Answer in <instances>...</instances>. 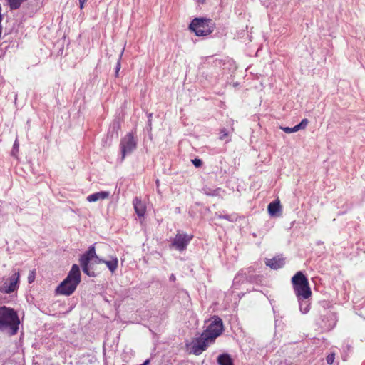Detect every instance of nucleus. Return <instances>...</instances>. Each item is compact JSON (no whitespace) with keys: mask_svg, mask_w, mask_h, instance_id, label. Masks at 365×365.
<instances>
[{"mask_svg":"<svg viewBox=\"0 0 365 365\" xmlns=\"http://www.w3.org/2000/svg\"><path fill=\"white\" fill-rule=\"evenodd\" d=\"M110 260H104L98 257L96 253L93 245L91 246L88 250L84 253L80 258V264L82 267L83 272L89 277H94L95 273L91 270V264H105L108 269L112 272H115L118 266V259L117 257H111Z\"/></svg>","mask_w":365,"mask_h":365,"instance_id":"1","label":"nucleus"},{"mask_svg":"<svg viewBox=\"0 0 365 365\" xmlns=\"http://www.w3.org/2000/svg\"><path fill=\"white\" fill-rule=\"evenodd\" d=\"M19 319L17 314L11 308L5 306L0 307V330L12 336L17 333Z\"/></svg>","mask_w":365,"mask_h":365,"instance_id":"2","label":"nucleus"},{"mask_svg":"<svg viewBox=\"0 0 365 365\" xmlns=\"http://www.w3.org/2000/svg\"><path fill=\"white\" fill-rule=\"evenodd\" d=\"M81 274L79 267L73 264L66 279L57 287L56 292L66 296L73 293L81 282Z\"/></svg>","mask_w":365,"mask_h":365,"instance_id":"3","label":"nucleus"},{"mask_svg":"<svg viewBox=\"0 0 365 365\" xmlns=\"http://www.w3.org/2000/svg\"><path fill=\"white\" fill-rule=\"evenodd\" d=\"M292 282L298 298L307 299L311 296L312 292L309 282L302 272H298L294 275Z\"/></svg>","mask_w":365,"mask_h":365,"instance_id":"4","label":"nucleus"},{"mask_svg":"<svg viewBox=\"0 0 365 365\" xmlns=\"http://www.w3.org/2000/svg\"><path fill=\"white\" fill-rule=\"evenodd\" d=\"M189 28L198 36L209 35L213 31L214 29L212 21L204 18L194 19Z\"/></svg>","mask_w":365,"mask_h":365,"instance_id":"5","label":"nucleus"},{"mask_svg":"<svg viewBox=\"0 0 365 365\" xmlns=\"http://www.w3.org/2000/svg\"><path fill=\"white\" fill-rule=\"evenodd\" d=\"M222 321L220 318L216 317L210 322L207 329L202 332V334H206L207 336L210 338V340H212L214 341L215 339L222 334Z\"/></svg>","mask_w":365,"mask_h":365,"instance_id":"6","label":"nucleus"},{"mask_svg":"<svg viewBox=\"0 0 365 365\" xmlns=\"http://www.w3.org/2000/svg\"><path fill=\"white\" fill-rule=\"evenodd\" d=\"M212 342L213 341L210 340V338L207 336L206 334L202 333L200 337L192 341L190 352L195 355H200L207 349L209 344Z\"/></svg>","mask_w":365,"mask_h":365,"instance_id":"7","label":"nucleus"},{"mask_svg":"<svg viewBox=\"0 0 365 365\" xmlns=\"http://www.w3.org/2000/svg\"><path fill=\"white\" fill-rule=\"evenodd\" d=\"M192 237V235L178 232L172 241V246L175 250L182 252L187 248Z\"/></svg>","mask_w":365,"mask_h":365,"instance_id":"8","label":"nucleus"},{"mask_svg":"<svg viewBox=\"0 0 365 365\" xmlns=\"http://www.w3.org/2000/svg\"><path fill=\"white\" fill-rule=\"evenodd\" d=\"M136 148V142L131 133L127 134L120 143L121 160H123L126 155L130 154Z\"/></svg>","mask_w":365,"mask_h":365,"instance_id":"9","label":"nucleus"},{"mask_svg":"<svg viewBox=\"0 0 365 365\" xmlns=\"http://www.w3.org/2000/svg\"><path fill=\"white\" fill-rule=\"evenodd\" d=\"M19 272L14 273L7 281L0 286V292L10 294L16 291L19 288Z\"/></svg>","mask_w":365,"mask_h":365,"instance_id":"10","label":"nucleus"},{"mask_svg":"<svg viewBox=\"0 0 365 365\" xmlns=\"http://www.w3.org/2000/svg\"><path fill=\"white\" fill-rule=\"evenodd\" d=\"M308 120L307 118L303 119L298 125L289 128V127H280V128L286 133H292L299 131V130L304 129L308 125Z\"/></svg>","mask_w":365,"mask_h":365,"instance_id":"11","label":"nucleus"},{"mask_svg":"<svg viewBox=\"0 0 365 365\" xmlns=\"http://www.w3.org/2000/svg\"><path fill=\"white\" fill-rule=\"evenodd\" d=\"M110 195V192L107 191H101L91 195H89L86 200L89 202H94L98 200H102L108 198Z\"/></svg>","mask_w":365,"mask_h":365,"instance_id":"12","label":"nucleus"},{"mask_svg":"<svg viewBox=\"0 0 365 365\" xmlns=\"http://www.w3.org/2000/svg\"><path fill=\"white\" fill-rule=\"evenodd\" d=\"M266 264L272 269H277L284 264V259L282 257H276L270 259H267Z\"/></svg>","mask_w":365,"mask_h":365,"instance_id":"13","label":"nucleus"},{"mask_svg":"<svg viewBox=\"0 0 365 365\" xmlns=\"http://www.w3.org/2000/svg\"><path fill=\"white\" fill-rule=\"evenodd\" d=\"M133 205H134V209H135L136 214L139 217L144 216V215L145 213V206L142 202V201L136 197L133 200Z\"/></svg>","mask_w":365,"mask_h":365,"instance_id":"14","label":"nucleus"},{"mask_svg":"<svg viewBox=\"0 0 365 365\" xmlns=\"http://www.w3.org/2000/svg\"><path fill=\"white\" fill-rule=\"evenodd\" d=\"M268 212L271 216H275L280 211L281 206L278 200L271 202L268 205Z\"/></svg>","mask_w":365,"mask_h":365,"instance_id":"15","label":"nucleus"},{"mask_svg":"<svg viewBox=\"0 0 365 365\" xmlns=\"http://www.w3.org/2000/svg\"><path fill=\"white\" fill-rule=\"evenodd\" d=\"M217 363L220 365H233L232 359L227 354H222L218 356Z\"/></svg>","mask_w":365,"mask_h":365,"instance_id":"16","label":"nucleus"},{"mask_svg":"<svg viewBox=\"0 0 365 365\" xmlns=\"http://www.w3.org/2000/svg\"><path fill=\"white\" fill-rule=\"evenodd\" d=\"M302 299L299 298V309L302 313L305 314L309 311V304L306 301L302 300Z\"/></svg>","mask_w":365,"mask_h":365,"instance_id":"17","label":"nucleus"},{"mask_svg":"<svg viewBox=\"0 0 365 365\" xmlns=\"http://www.w3.org/2000/svg\"><path fill=\"white\" fill-rule=\"evenodd\" d=\"M36 272L34 270H31L29 272V276H28V282L29 284L32 283L35 279Z\"/></svg>","mask_w":365,"mask_h":365,"instance_id":"18","label":"nucleus"},{"mask_svg":"<svg viewBox=\"0 0 365 365\" xmlns=\"http://www.w3.org/2000/svg\"><path fill=\"white\" fill-rule=\"evenodd\" d=\"M19 146V144L18 140L16 139V140L14 143V145H13V149H12V155H15L16 153L18 152Z\"/></svg>","mask_w":365,"mask_h":365,"instance_id":"19","label":"nucleus"},{"mask_svg":"<svg viewBox=\"0 0 365 365\" xmlns=\"http://www.w3.org/2000/svg\"><path fill=\"white\" fill-rule=\"evenodd\" d=\"M335 358V354L334 353L330 354L327 357V362L329 364H332Z\"/></svg>","mask_w":365,"mask_h":365,"instance_id":"20","label":"nucleus"},{"mask_svg":"<svg viewBox=\"0 0 365 365\" xmlns=\"http://www.w3.org/2000/svg\"><path fill=\"white\" fill-rule=\"evenodd\" d=\"M192 162L196 168H199L202 165V160L199 158H195L192 160Z\"/></svg>","mask_w":365,"mask_h":365,"instance_id":"21","label":"nucleus"},{"mask_svg":"<svg viewBox=\"0 0 365 365\" xmlns=\"http://www.w3.org/2000/svg\"><path fill=\"white\" fill-rule=\"evenodd\" d=\"M226 136H227V133L225 130H222L220 138L224 140Z\"/></svg>","mask_w":365,"mask_h":365,"instance_id":"22","label":"nucleus"},{"mask_svg":"<svg viewBox=\"0 0 365 365\" xmlns=\"http://www.w3.org/2000/svg\"><path fill=\"white\" fill-rule=\"evenodd\" d=\"M86 0H79L80 9H82L83 8L84 3Z\"/></svg>","mask_w":365,"mask_h":365,"instance_id":"23","label":"nucleus"},{"mask_svg":"<svg viewBox=\"0 0 365 365\" xmlns=\"http://www.w3.org/2000/svg\"><path fill=\"white\" fill-rule=\"evenodd\" d=\"M120 68V61H118L117 63V66H116V73H118Z\"/></svg>","mask_w":365,"mask_h":365,"instance_id":"24","label":"nucleus"},{"mask_svg":"<svg viewBox=\"0 0 365 365\" xmlns=\"http://www.w3.org/2000/svg\"><path fill=\"white\" fill-rule=\"evenodd\" d=\"M148 123H149V125H150V123H151V118H152V113H150L148 116Z\"/></svg>","mask_w":365,"mask_h":365,"instance_id":"25","label":"nucleus"},{"mask_svg":"<svg viewBox=\"0 0 365 365\" xmlns=\"http://www.w3.org/2000/svg\"><path fill=\"white\" fill-rule=\"evenodd\" d=\"M149 364H150V360L147 359L140 365H148Z\"/></svg>","mask_w":365,"mask_h":365,"instance_id":"26","label":"nucleus"},{"mask_svg":"<svg viewBox=\"0 0 365 365\" xmlns=\"http://www.w3.org/2000/svg\"><path fill=\"white\" fill-rule=\"evenodd\" d=\"M170 280H175V277L173 274H172L170 277Z\"/></svg>","mask_w":365,"mask_h":365,"instance_id":"27","label":"nucleus"},{"mask_svg":"<svg viewBox=\"0 0 365 365\" xmlns=\"http://www.w3.org/2000/svg\"><path fill=\"white\" fill-rule=\"evenodd\" d=\"M220 218H224V219H227V220H229L228 218V216H223V217H220Z\"/></svg>","mask_w":365,"mask_h":365,"instance_id":"28","label":"nucleus"},{"mask_svg":"<svg viewBox=\"0 0 365 365\" xmlns=\"http://www.w3.org/2000/svg\"><path fill=\"white\" fill-rule=\"evenodd\" d=\"M156 185L158 187V185H159V180H156Z\"/></svg>","mask_w":365,"mask_h":365,"instance_id":"29","label":"nucleus"},{"mask_svg":"<svg viewBox=\"0 0 365 365\" xmlns=\"http://www.w3.org/2000/svg\"><path fill=\"white\" fill-rule=\"evenodd\" d=\"M123 50L122 51V52L120 53V58H121L122 55H123Z\"/></svg>","mask_w":365,"mask_h":365,"instance_id":"30","label":"nucleus"},{"mask_svg":"<svg viewBox=\"0 0 365 365\" xmlns=\"http://www.w3.org/2000/svg\"><path fill=\"white\" fill-rule=\"evenodd\" d=\"M199 1H201V2H204V0H199Z\"/></svg>","mask_w":365,"mask_h":365,"instance_id":"31","label":"nucleus"}]
</instances>
